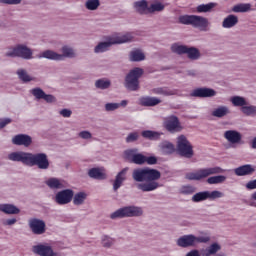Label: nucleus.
Returning <instances> with one entry per match:
<instances>
[{"instance_id":"obj_1","label":"nucleus","mask_w":256,"mask_h":256,"mask_svg":"<svg viewBox=\"0 0 256 256\" xmlns=\"http://www.w3.org/2000/svg\"><path fill=\"white\" fill-rule=\"evenodd\" d=\"M132 178L136 181L137 189L143 193H149L159 188V181L161 179V172L152 168H137L132 172Z\"/></svg>"},{"instance_id":"obj_2","label":"nucleus","mask_w":256,"mask_h":256,"mask_svg":"<svg viewBox=\"0 0 256 256\" xmlns=\"http://www.w3.org/2000/svg\"><path fill=\"white\" fill-rule=\"evenodd\" d=\"M133 41V34L126 33L124 35L112 36L106 42H100L94 49L95 53H105L111 45H121V43H129Z\"/></svg>"},{"instance_id":"obj_3","label":"nucleus","mask_w":256,"mask_h":256,"mask_svg":"<svg viewBox=\"0 0 256 256\" xmlns=\"http://www.w3.org/2000/svg\"><path fill=\"white\" fill-rule=\"evenodd\" d=\"M181 25H192L196 29H201L205 31L209 27V20L203 16L197 15H182L178 18Z\"/></svg>"},{"instance_id":"obj_4","label":"nucleus","mask_w":256,"mask_h":256,"mask_svg":"<svg viewBox=\"0 0 256 256\" xmlns=\"http://www.w3.org/2000/svg\"><path fill=\"white\" fill-rule=\"evenodd\" d=\"M223 173V169L219 166L211 168H201L195 172H190L186 174V179L189 181H201V179H207L211 175H219Z\"/></svg>"},{"instance_id":"obj_5","label":"nucleus","mask_w":256,"mask_h":256,"mask_svg":"<svg viewBox=\"0 0 256 256\" xmlns=\"http://www.w3.org/2000/svg\"><path fill=\"white\" fill-rule=\"evenodd\" d=\"M176 151L180 157H185L186 159H191L193 157V145L187 139L185 135H180L177 137Z\"/></svg>"},{"instance_id":"obj_6","label":"nucleus","mask_w":256,"mask_h":256,"mask_svg":"<svg viewBox=\"0 0 256 256\" xmlns=\"http://www.w3.org/2000/svg\"><path fill=\"white\" fill-rule=\"evenodd\" d=\"M143 209L137 206H126L120 208L110 215L111 219H125V217H141Z\"/></svg>"},{"instance_id":"obj_7","label":"nucleus","mask_w":256,"mask_h":256,"mask_svg":"<svg viewBox=\"0 0 256 256\" xmlns=\"http://www.w3.org/2000/svg\"><path fill=\"white\" fill-rule=\"evenodd\" d=\"M143 76V69L134 68L126 76L125 87L129 91H139V79Z\"/></svg>"},{"instance_id":"obj_8","label":"nucleus","mask_w":256,"mask_h":256,"mask_svg":"<svg viewBox=\"0 0 256 256\" xmlns=\"http://www.w3.org/2000/svg\"><path fill=\"white\" fill-rule=\"evenodd\" d=\"M62 53L63 54H57L51 50H46L40 55V58L43 57L44 59H52L53 61H63L65 57H69L70 59L75 57V51L68 46L62 48Z\"/></svg>"},{"instance_id":"obj_9","label":"nucleus","mask_w":256,"mask_h":256,"mask_svg":"<svg viewBox=\"0 0 256 256\" xmlns=\"http://www.w3.org/2000/svg\"><path fill=\"white\" fill-rule=\"evenodd\" d=\"M28 165L34 167L36 165L38 169H47L49 167V158L45 153L29 154Z\"/></svg>"},{"instance_id":"obj_10","label":"nucleus","mask_w":256,"mask_h":256,"mask_svg":"<svg viewBox=\"0 0 256 256\" xmlns=\"http://www.w3.org/2000/svg\"><path fill=\"white\" fill-rule=\"evenodd\" d=\"M209 237H196L194 235H184L177 240L179 247H193L197 243H208Z\"/></svg>"},{"instance_id":"obj_11","label":"nucleus","mask_w":256,"mask_h":256,"mask_svg":"<svg viewBox=\"0 0 256 256\" xmlns=\"http://www.w3.org/2000/svg\"><path fill=\"white\" fill-rule=\"evenodd\" d=\"M221 197H223V192L221 191H203L194 194L192 201L193 203H201V201H207V199H210V201H215V199H221Z\"/></svg>"},{"instance_id":"obj_12","label":"nucleus","mask_w":256,"mask_h":256,"mask_svg":"<svg viewBox=\"0 0 256 256\" xmlns=\"http://www.w3.org/2000/svg\"><path fill=\"white\" fill-rule=\"evenodd\" d=\"M5 55L6 57H21V59H31V57H33V52L25 45H17Z\"/></svg>"},{"instance_id":"obj_13","label":"nucleus","mask_w":256,"mask_h":256,"mask_svg":"<svg viewBox=\"0 0 256 256\" xmlns=\"http://www.w3.org/2000/svg\"><path fill=\"white\" fill-rule=\"evenodd\" d=\"M164 127L170 133L181 131V122H179V117L170 115L164 118Z\"/></svg>"},{"instance_id":"obj_14","label":"nucleus","mask_w":256,"mask_h":256,"mask_svg":"<svg viewBox=\"0 0 256 256\" xmlns=\"http://www.w3.org/2000/svg\"><path fill=\"white\" fill-rule=\"evenodd\" d=\"M73 195V190L65 189L56 194L55 201L58 205H67L73 201Z\"/></svg>"},{"instance_id":"obj_15","label":"nucleus","mask_w":256,"mask_h":256,"mask_svg":"<svg viewBox=\"0 0 256 256\" xmlns=\"http://www.w3.org/2000/svg\"><path fill=\"white\" fill-rule=\"evenodd\" d=\"M29 227L34 235H43L46 231L45 221L37 218L29 220Z\"/></svg>"},{"instance_id":"obj_16","label":"nucleus","mask_w":256,"mask_h":256,"mask_svg":"<svg viewBox=\"0 0 256 256\" xmlns=\"http://www.w3.org/2000/svg\"><path fill=\"white\" fill-rule=\"evenodd\" d=\"M32 251L33 253H36V255L40 256H59V254L53 251L51 246H45L43 244L33 246Z\"/></svg>"},{"instance_id":"obj_17","label":"nucleus","mask_w":256,"mask_h":256,"mask_svg":"<svg viewBox=\"0 0 256 256\" xmlns=\"http://www.w3.org/2000/svg\"><path fill=\"white\" fill-rule=\"evenodd\" d=\"M217 92L211 88H197L191 93L192 97H199L200 99H205L207 97H215Z\"/></svg>"},{"instance_id":"obj_18","label":"nucleus","mask_w":256,"mask_h":256,"mask_svg":"<svg viewBox=\"0 0 256 256\" xmlns=\"http://www.w3.org/2000/svg\"><path fill=\"white\" fill-rule=\"evenodd\" d=\"M29 152H12L8 155L9 161H16L18 163H23L24 165H29Z\"/></svg>"},{"instance_id":"obj_19","label":"nucleus","mask_w":256,"mask_h":256,"mask_svg":"<svg viewBox=\"0 0 256 256\" xmlns=\"http://www.w3.org/2000/svg\"><path fill=\"white\" fill-rule=\"evenodd\" d=\"M31 94L37 99H44L46 103H55V96L51 94H45V91L41 88H33Z\"/></svg>"},{"instance_id":"obj_20","label":"nucleus","mask_w":256,"mask_h":256,"mask_svg":"<svg viewBox=\"0 0 256 256\" xmlns=\"http://www.w3.org/2000/svg\"><path fill=\"white\" fill-rule=\"evenodd\" d=\"M13 145H23L24 147H29L33 143L31 136L26 134H18L12 138Z\"/></svg>"},{"instance_id":"obj_21","label":"nucleus","mask_w":256,"mask_h":256,"mask_svg":"<svg viewBox=\"0 0 256 256\" xmlns=\"http://www.w3.org/2000/svg\"><path fill=\"white\" fill-rule=\"evenodd\" d=\"M235 175L238 177H245V175H253L255 168L251 164L242 165L234 170Z\"/></svg>"},{"instance_id":"obj_22","label":"nucleus","mask_w":256,"mask_h":256,"mask_svg":"<svg viewBox=\"0 0 256 256\" xmlns=\"http://www.w3.org/2000/svg\"><path fill=\"white\" fill-rule=\"evenodd\" d=\"M127 171H129V168L126 167L122 169L117 175L113 183V189L114 191H117L121 185H123V181L127 179Z\"/></svg>"},{"instance_id":"obj_23","label":"nucleus","mask_w":256,"mask_h":256,"mask_svg":"<svg viewBox=\"0 0 256 256\" xmlns=\"http://www.w3.org/2000/svg\"><path fill=\"white\" fill-rule=\"evenodd\" d=\"M239 23V17L236 15L230 14L222 21L223 29H233Z\"/></svg>"},{"instance_id":"obj_24","label":"nucleus","mask_w":256,"mask_h":256,"mask_svg":"<svg viewBox=\"0 0 256 256\" xmlns=\"http://www.w3.org/2000/svg\"><path fill=\"white\" fill-rule=\"evenodd\" d=\"M224 137L225 139H227V141L229 143L235 144V143H241V133L235 131V130H228L224 133Z\"/></svg>"},{"instance_id":"obj_25","label":"nucleus","mask_w":256,"mask_h":256,"mask_svg":"<svg viewBox=\"0 0 256 256\" xmlns=\"http://www.w3.org/2000/svg\"><path fill=\"white\" fill-rule=\"evenodd\" d=\"M134 8L140 15H147L149 13V6L147 0H140L134 2Z\"/></svg>"},{"instance_id":"obj_26","label":"nucleus","mask_w":256,"mask_h":256,"mask_svg":"<svg viewBox=\"0 0 256 256\" xmlns=\"http://www.w3.org/2000/svg\"><path fill=\"white\" fill-rule=\"evenodd\" d=\"M159 103H161V99L157 97L140 98V105H142V107H155V105H159Z\"/></svg>"},{"instance_id":"obj_27","label":"nucleus","mask_w":256,"mask_h":256,"mask_svg":"<svg viewBox=\"0 0 256 256\" xmlns=\"http://www.w3.org/2000/svg\"><path fill=\"white\" fill-rule=\"evenodd\" d=\"M0 211L6 215H18L20 210L11 204H0Z\"/></svg>"},{"instance_id":"obj_28","label":"nucleus","mask_w":256,"mask_h":256,"mask_svg":"<svg viewBox=\"0 0 256 256\" xmlns=\"http://www.w3.org/2000/svg\"><path fill=\"white\" fill-rule=\"evenodd\" d=\"M46 185H48L50 189H63L65 187V181L57 178H50L46 181Z\"/></svg>"},{"instance_id":"obj_29","label":"nucleus","mask_w":256,"mask_h":256,"mask_svg":"<svg viewBox=\"0 0 256 256\" xmlns=\"http://www.w3.org/2000/svg\"><path fill=\"white\" fill-rule=\"evenodd\" d=\"M151 93L154 95H163L164 97H169L171 95H175V91L167 88V87H158L151 90Z\"/></svg>"},{"instance_id":"obj_30","label":"nucleus","mask_w":256,"mask_h":256,"mask_svg":"<svg viewBox=\"0 0 256 256\" xmlns=\"http://www.w3.org/2000/svg\"><path fill=\"white\" fill-rule=\"evenodd\" d=\"M88 175L89 177H91L92 179H98V180H103V179H106V175L105 173H103L101 171V169L99 168H91L89 171H88Z\"/></svg>"},{"instance_id":"obj_31","label":"nucleus","mask_w":256,"mask_h":256,"mask_svg":"<svg viewBox=\"0 0 256 256\" xmlns=\"http://www.w3.org/2000/svg\"><path fill=\"white\" fill-rule=\"evenodd\" d=\"M214 7H217V3L210 2L208 4H201L196 7L197 13H209Z\"/></svg>"},{"instance_id":"obj_32","label":"nucleus","mask_w":256,"mask_h":256,"mask_svg":"<svg viewBox=\"0 0 256 256\" xmlns=\"http://www.w3.org/2000/svg\"><path fill=\"white\" fill-rule=\"evenodd\" d=\"M233 13H247L248 11H251V4L249 3H240L237 5H234L232 8Z\"/></svg>"},{"instance_id":"obj_33","label":"nucleus","mask_w":256,"mask_h":256,"mask_svg":"<svg viewBox=\"0 0 256 256\" xmlns=\"http://www.w3.org/2000/svg\"><path fill=\"white\" fill-rule=\"evenodd\" d=\"M186 55H188V59L195 61L201 57V52H199V49L195 47H188L186 50Z\"/></svg>"},{"instance_id":"obj_34","label":"nucleus","mask_w":256,"mask_h":256,"mask_svg":"<svg viewBox=\"0 0 256 256\" xmlns=\"http://www.w3.org/2000/svg\"><path fill=\"white\" fill-rule=\"evenodd\" d=\"M187 49H188V46L179 45L177 43L172 44V46H171L172 53H177V55H186Z\"/></svg>"},{"instance_id":"obj_35","label":"nucleus","mask_w":256,"mask_h":256,"mask_svg":"<svg viewBox=\"0 0 256 256\" xmlns=\"http://www.w3.org/2000/svg\"><path fill=\"white\" fill-rule=\"evenodd\" d=\"M226 180H227V177L223 175L211 176L207 179V183L209 185H219V183H225Z\"/></svg>"},{"instance_id":"obj_36","label":"nucleus","mask_w":256,"mask_h":256,"mask_svg":"<svg viewBox=\"0 0 256 256\" xmlns=\"http://www.w3.org/2000/svg\"><path fill=\"white\" fill-rule=\"evenodd\" d=\"M141 135L142 137H144V139H150L151 141L159 139V137H161V134H159V132H154L151 130L142 131Z\"/></svg>"},{"instance_id":"obj_37","label":"nucleus","mask_w":256,"mask_h":256,"mask_svg":"<svg viewBox=\"0 0 256 256\" xmlns=\"http://www.w3.org/2000/svg\"><path fill=\"white\" fill-rule=\"evenodd\" d=\"M145 54L141 50H134L130 52V61H144Z\"/></svg>"},{"instance_id":"obj_38","label":"nucleus","mask_w":256,"mask_h":256,"mask_svg":"<svg viewBox=\"0 0 256 256\" xmlns=\"http://www.w3.org/2000/svg\"><path fill=\"white\" fill-rule=\"evenodd\" d=\"M85 199H87V194L85 192H79L74 195L73 203L75 205H83Z\"/></svg>"},{"instance_id":"obj_39","label":"nucleus","mask_w":256,"mask_h":256,"mask_svg":"<svg viewBox=\"0 0 256 256\" xmlns=\"http://www.w3.org/2000/svg\"><path fill=\"white\" fill-rule=\"evenodd\" d=\"M227 113H229V108H227L225 106H221V107L213 110L212 115H213V117L221 118V117H225V115H227Z\"/></svg>"},{"instance_id":"obj_40","label":"nucleus","mask_w":256,"mask_h":256,"mask_svg":"<svg viewBox=\"0 0 256 256\" xmlns=\"http://www.w3.org/2000/svg\"><path fill=\"white\" fill-rule=\"evenodd\" d=\"M231 103L234 105V107H245V105H247V101H245V98L241 96L232 97Z\"/></svg>"},{"instance_id":"obj_41","label":"nucleus","mask_w":256,"mask_h":256,"mask_svg":"<svg viewBox=\"0 0 256 256\" xmlns=\"http://www.w3.org/2000/svg\"><path fill=\"white\" fill-rule=\"evenodd\" d=\"M165 9V5L161 2H154L148 7V13H155L159 11H163Z\"/></svg>"},{"instance_id":"obj_42","label":"nucleus","mask_w":256,"mask_h":256,"mask_svg":"<svg viewBox=\"0 0 256 256\" xmlns=\"http://www.w3.org/2000/svg\"><path fill=\"white\" fill-rule=\"evenodd\" d=\"M99 5H101V2H99V0H87L85 4L88 11H95L99 9Z\"/></svg>"},{"instance_id":"obj_43","label":"nucleus","mask_w":256,"mask_h":256,"mask_svg":"<svg viewBox=\"0 0 256 256\" xmlns=\"http://www.w3.org/2000/svg\"><path fill=\"white\" fill-rule=\"evenodd\" d=\"M162 152L165 155H171V153H175V145L171 142H166L162 145Z\"/></svg>"},{"instance_id":"obj_44","label":"nucleus","mask_w":256,"mask_h":256,"mask_svg":"<svg viewBox=\"0 0 256 256\" xmlns=\"http://www.w3.org/2000/svg\"><path fill=\"white\" fill-rule=\"evenodd\" d=\"M95 87L97 89H109L111 82L109 80L99 79L95 82Z\"/></svg>"},{"instance_id":"obj_45","label":"nucleus","mask_w":256,"mask_h":256,"mask_svg":"<svg viewBox=\"0 0 256 256\" xmlns=\"http://www.w3.org/2000/svg\"><path fill=\"white\" fill-rule=\"evenodd\" d=\"M17 75L19 76V79L23 81L24 83H29V81H33V78L27 74V72L23 69H20L17 71Z\"/></svg>"},{"instance_id":"obj_46","label":"nucleus","mask_w":256,"mask_h":256,"mask_svg":"<svg viewBox=\"0 0 256 256\" xmlns=\"http://www.w3.org/2000/svg\"><path fill=\"white\" fill-rule=\"evenodd\" d=\"M195 191H196L195 187L191 185H185L180 188V193L182 195H193Z\"/></svg>"},{"instance_id":"obj_47","label":"nucleus","mask_w":256,"mask_h":256,"mask_svg":"<svg viewBox=\"0 0 256 256\" xmlns=\"http://www.w3.org/2000/svg\"><path fill=\"white\" fill-rule=\"evenodd\" d=\"M146 156L143 154H135L132 159V163H135V165H143L145 164Z\"/></svg>"},{"instance_id":"obj_48","label":"nucleus","mask_w":256,"mask_h":256,"mask_svg":"<svg viewBox=\"0 0 256 256\" xmlns=\"http://www.w3.org/2000/svg\"><path fill=\"white\" fill-rule=\"evenodd\" d=\"M241 111L244 113V115H256L255 106H242Z\"/></svg>"},{"instance_id":"obj_49","label":"nucleus","mask_w":256,"mask_h":256,"mask_svg":"<svg viewBox=\"0 0 256 256\" xmlns=\"http://www.w3.org/2000/svg\"><path fill=\"white\" fill-rule=\"evenodd\" d=\"M220 249L221 246H219V244L217 243H214L207 249V253L208 255H215V253H217V251H219Z\"/></svg>"},{"instance_id":"obj_50","label":"nucleus","mask_w":256,"mask_h":256,"mask_svg":"<svg viewBox=\"0 0 256 256\" xmlns=\"http://www.w3.org/2000/svg\"><path fill=\"white\" fill-rule=\"evenodd\" d=\"M137 139H139V133L132 132L126 137V143H134Z\"/></svg>"},{"instance_id":"obj_51","label":"nucleus","mask_w":256,"mask_h":256,"mask_svg":"<svg viewBox=\"0 0 256 256\" xmlns=\"http://www.w3.org/2000/svg\"><path fill=\"white\" fill-rule=\"evenodd\" d=\"M121 107V104L119 103H107L105 104L106 111H116V109H119Z\"/></svg>"},{"instance_id":"obj_52","label":"nucleus","mask_w":256,"mask_h":256,"mask_svg":"<svg viewBox=\"0 0 256 256\" xmlns=\"http://www.w3.org/2000/svg\"><path fill=\"white\" fill-rule=\"evenodd\" d=\"M102 245L103 247H111L113 245V240L109 236H104L102 238Z\"/></svg>"},{"instance_id":"obj_53","label":"nucleus","mask_w":256,"mask_h":256,"mask_svg":"<svg viewBox=\"0 0 256 256\" xmlns=\"http://www.w3.org/2000/svg\"><path fill=\"white\" fill-rule=\"evenodd\" d=\"M135 153H137V149H129L124 152V155L127 159H131L133 161V157H135Z\"/></svg>"},{"instance_id":"obj_54","label":"nucleus","mask_w":256,"mask_h":256,"mask_svg":"<svg viewBox=\"0 0 256 256\" xmlns=\"http://www.w3.org/2000/svg\"><path fill=\"white\" fill-rule=\"evenodd\" d=\"M0 3H4L6 5H19L21 0H0Z\"/></svg>"},{"instance_id":"obj_55","label":"nucleus","mask_w":256,"mask_h":256,"mask_svg":"<svg viewBox=\"0 0 256 256\" xmlns=\"http://www.w3.org/2000/svg\"><path fill=\"white\" fill-rule=\"evenodd\" d=\"M9 123H11V118L0 119V129H4Z\"/></svg>"},{"instance_id":"obj_56","label":"nucleus","mask_w":256,"mask_h":256,"mask_svg":"<svg viewBox=\"0 0 256 256\" xmlns=\"http://www.w3.org/2000/svg\"><path fill=\"white\" fill-rule=\"evenodd\" d=\"M145 163H147L148 165H156L157 158L154 156H149V157L146 156Z\"/></svg>"},{"instance_id":"obj_57","label":"nucleus","mask_w":256,"mask_h":256,"mask_svg":"<svg viewBox=\"0 0 256 256\" xmlns=\"http://www.w3.org/2000/svg\"><path fill=\"white\" fill-rule=\"evenodd\" d=\"M79 137H81V139H91V134L89 131H82L79 133Z\"/></svg>"},{"instance_id":"obj_58","label":"nucleus","mask_w":256,"mask_h":256,"mask_svg":"<svg viewBox=\"0 0 256 256\" xmlns=\"http://www.w3.org/2000/svg\"><path fill=\"white\" fill-rule=\"evenodd\" d=\"M17 223V219L15 218H11V219H7L3 221V225L5 226H11V225H15Z\"/></svg>"},{"instance_id":"obj_59","label":"nucleus","mask_w":256,"mask_h":256,"mask_svg":"<svg viewBox=\"0 0 256 256\" xmlns=\"http://www.w3.org/2000/svg\"><path fill=\"white\" fill-rule=\"evenodd\" d=\"M73 112H71V110L69 109H62L60 111V115H62V117H71Z\"/></svg>"},{"instance_id":"obj_60","label":"nucleus","mask_w":256,"mask_h":256,"mask_svg":"<svg viewBox=\"0 0 256 256\" xmlns=\"http://www.w3.org/2000/svg\"><path fill=\"white\" fill-rule=\"evenodd\" d=\"M246 187L250 190L256 189V179L251 180L246 184Z\"/></svg>"},{"instance_id":"obj_61","label":"nucleus","mask_w":256,"mask_h":256,"mask_svg":"<svg viewBox=\"0 0 256 256\" xmlns=\"http://www.w3.org/2000/svg\"><path fill=\"white\" fill-rule=\"evenodd\" d=\"M186 256H199V251L192 250V251L188 252Z\"/></svg>"},{"instance_id":"obj_62","label":"nucleus","mask_w":256,"mask_h":256,"mask_svg":"<svg viewBox=\"0 0 256 256\" xmlns=\"http://www.w3.org/2000/svg\"><path fill=\"white\" fill-rule=\"evenodd\" d=\"M127 100H122L121 103H119L120 107H127Z\"/></svg>"},{"instance_id":"obj_63","label":"nucleus","mask_w":256,"mask_h":256,"mask_svg":"<svg viewBox=\"0 0 256 256\" xmlns=\"http://www.w3.org/2000/svg\"><path fill=\"white\" fill-rule=\"evenodd\" d=\"M252 149H256V137L252 140Z\"/></svg>"},{"instance_id":"obj_64","label":"nucleus","mask_w":256,"mask_h":256,"mask_svg":"<svg viewBox=\"0 0 256 256\" xmlns=\"http://www.w3.org/2000/svg\"><path fill=\"white\" fill-rule=\"evenodd\" d=\"M252 199H254V201H256V191L252 194Z\"/></svg>"}]
</instances>
